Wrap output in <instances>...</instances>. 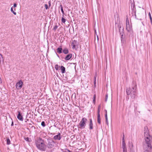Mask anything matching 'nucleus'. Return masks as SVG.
I'll return each mask as SVG.
<instances>
[{
  "instance_id": "obj_1",
  "label": "nucleus",
  "mask_w": 152,
  "mask_h": 152,
  "mask_svg": "<svg viewBox=\"0 0 152 152\" xmlns=\"http://www.w3.org/2000/svg\"><path fill=\"white\" fill-rule=\"evenodd\" d=\"M144 135L146 145L147 146V148L146 149H145V151L144 152H151L152 138L149 135V131L147 127H145L144 128Z\"/></svg>"
},
{
  "instance_id": "obj_2",
  "label": "nucleus",
  "mask_w": 152,
  "mask_h": 152,
  "mask_svg": "<svg viewBox=\"0 0 152 152\" xmlns=\"http://www.w3.org/2000/svg\"><path fill=\"white\" fill-rule=\"evenodd\" d=\"M35 143L37 148L41 151L46 150L47 146L44 141L42 138H39L35 140Z\"/></svg>"
},
{
  "instance_id": "obj_3",
  "label": "nucleus",
  "mask_w": 152,
  "mask_h": 152,
  "mask_svg": "<svg viewBox=\"0 0 152 152\" xmlns=\"http://www.w3.org/2000/svg\"><path fill=\"white\" fill-rule=\"evenodd\" d=\"M132 84L133 85L132 88H129L126 89V92L127 95L130 94L131 97L132 99H134L136 96L137 91V85L134 82H132Z\"/></svg>"
},
{
  "instance_id": "obj_4",
  "label": "nucleus",
  "mask_w": 152,
  "mask_h": 152,
  "mask_svg": "<svg viewBox=\"0 0 152 152\" xmlns=\"http://www.w3.org/2000/svg\"><path fill=\"white\" fill-rule=\"evenodd\" d=\"M126 30L128 32L132 34L133 33L132 26L131 23H129L128 18L126 19Z\"/></svg>"
},
{
  "instance_id": "obj_5",
  "label": "nucleus",
  "mask_w": 152,
  "mask_h": 152,
  "mask_svg": "<svg viewBox=\"0 0 152 152\" xmlns=\"http://www.w3.org/2000/svg\"><path fill=\"white\" fill-rule=\"evenodd\" d=\"M87 121V120L86 118H83L79 124L78 127L80 129H84L86 126Z\"/></svg>"
},
{
  "instance_id": "obj_6",
  "label": "nucleus",
  "mask_w": 152,
  "mask_h": 152,
  "mask_svg": "<svg viewBox=\"0 0 152 152\" xmlns=\"http://www.w3.org/2000/svg\"><path fill=\"white\" fill-rule=\"evenodd\" d=\"M48 147L49 148H51L54 146L55 142L52 139H48Z\"/></svg>"
},
{
  "instance_id": "obj_7",
  "label": "nucleus",
  "mask_w": 152,
  "mask_h": 152,
  "mask_svg": "<svg viewBox=\"0 0 152 152\" xmlns=\"http://www.w3.org/2000/svg\"><path fill=\"white\" fill-rule=\"evenodd\" d=\"M122 148L123 150V152H127L126 145L124 141V138L122 139Z\"/></svg>"
},
{
  "instance_id": "obj_8",
  "label": "nucleus",
  "mask_w": 152,
  "mask_h": 152,
  "mask_svg": "<svg viewBox=\"0 0 152 152\" xmlns=\"http://www.w3.org/2000/svg\"><path fill=\"white\" fill-rule=\"evenodd\" d=\"M78 43L77 41L74 40L72 41L71 45L73 49H76V47L77 46Z\"/></svg>"
},
{
  "instance_id": "obj_9",
  "label": "nucleus",
  "mask_w": 152,
  "mask_h": 152,
  "mask_svg": "<svg viewBox=\"0 0 152 152\" xmlns=\"http://www.w3.org/2000/svg\"><path fill=\"white\" fill-rule=\"evenodd\" d=\"M23 82L22 81L20 80L18 83H17L16 85V88L19 89H20L22 86Z\"/></svg>"
},
{
  "instance_id": "obj_10",
  "label": "nucleus",
  "mask_w": 152,
  "mask_h": 152,
  "mask_svg": "<svg viewBox=\"0 0 152 152\" xmlns=\"http://www.w3.org/2000/svg\"><path fill=\"white\" fill-rule=\"evenodd\" d=\"M18 114L17 116V118L18 120H20V121H23V116L21 115V114L20 112L18 111Z\"/></svg>"
},
{
  "instance_id": "obj_11",
  "label": "nucleus",
  "mask_w": 152,
  "mask_h": 152,
  "mask_svg": "<svg viewBox=\"0 0 152 152\" xmlns=\"http://www.w3.org/2000/svg\"><path fill=\"white\" fill-rule=\"evenodd\" d=\"M53 139L55 140H60L61 139L60 134V133H58L57 135L54 136Z\"/></svg>"
},
{
  "instance_id": "obj_12",
  "label": "nucleus",
  "mask_w": 152,
  "mask_h": 152,
  "mask_svg": "<svg viewBox=\"0 0 152 152\" xmlns=\"http://www.w3.org/2000/svg\"><path fill=\"white\" fill-rule=\"evenodd\" d=\"M72 55L71 54H69L67 55L65 58V59L66 60H69L72 57Z\"/></svg>"
},
{
  "instance_id": "obj_13",
  "label": "nucleus",
  "mask_w": 152,
  "mask_h": 152,
  "mask_svg": "<svg viewBox=\"0 0 152 152\" xmlns=\"http://www.w3.org/2000/svg\"><path fill=\"white\" fill-rule=\"evenodd\" d=\"M89 126L90 129H93V124L91 119H90V124H89Z\"/></svg>"
},
{
  "instance_id": "obj_14",
  "label": "nucleus",
  "mask_w": 152,
  "mask_h": 152,
  "mask_svg": "<svg viewBox=\"0 0 152 152\" xmlns=\"http://www.w3.org/2000/svg\"><path fill=\"white\" fill-rule=\"evenodd\" d=\"M61 69L62 73H64L65 72V68L64 66H61Z\"/></svg>"
},
{
  "instance_id": "obj_15",
  "label": "nucleus",
  "mask_w": 152,
  "mask_h": 152,
  "mask_svg": "<svg viewBox=\"0 0 152 152\" xmlns=\"http://www.w3.org/2000/svg\"><path fill=\"white\" fill-rule=\"evenodd\" d=\"M63 53L65 54H67L69 53V50L67 48H65L63 50Z\"/></svg>"
},
{
  "instance_id": "obj_16",
  "label": "nucleus",
  "mask_w": 152,
  "mask_h": 152,
  "mask_svg": "<svg viewBox=\"0 0 152 152\" xmlns=\"http://www.w3.org/2000/svg\"><path fill=\"white\" fill-rule=\"evenodd\" d=\"M57 52L59 53H61L62 52V48H58L57 49Z\"/></svg>"
},
{
  "instance_id": "obj_17",
  "label": "nucleus",
  "mask_w": 152,
  "mask_h": 152,
  "mask_svg": "<svg viewBox=\"0 0 152 152\" xmlns=\"http://www.w3.org/2000/svg\"><path fill=\"white\" fill-rule=\"evenodd\" d=\"M13 7H12L11 8V12L15 15H16V12H15L13 10Z\"/></svg>"
},
{
  "instance_id": "obj_18",
  "label": "nucleus",
  "mask_w": 152,
  "mask_h": 152,
  "mask_svg": "<svg viewBox=\"0 0 152 152\" xmlns=\"http://www.w3.org/2000/svg\"><path fill=\"white\" fill-rule=\"evenodd\" d=\"M60 8H61V11L63 14V16H64V11L63 10V7L62 5H60Z\"/></svg>"
},
{
  "instance_id": "obj_19",
  "label": "nucleus",
  "mask_w": 152,
  "mask_h": 152,
  "mask_svg": "<svg viewBox=\"0 0 152 152\" xmlns=\"http://www.w3.org/2000/svg\"><path fill=\"white\" fill-rule=\"evenodd\" d=\"M97 122L99 124H101L100 116H97Z\"/></svg>"
},
{
  "instance_id": "obj_20",
  "label": "nucleus",
  "mask_w": 152,
  "mask_h": 152,
  "mask_svg": "<svg viewBox=\"0 0 152 152\" xmlns=\"http://www.w3.org/2000/svg\"><path fill=\"white\" fill-rule=\"evenodd\" d=\"M96 98V95L95 94L93 96V102L94 104L95 103V99Z\"/></svg>"
},
{
  "instance_id": "obj_21",
  "label": "nucleus",
  "mask_w": 152,
  "mask_h": 152,
  "mask_svg": "<svg viewBox=\"0 0 152 152\" xmlns=\"http://www.w3.org/2000/svg\"><path fill=\"white\" fill-rule=\"evenodd\" d=\"M7 144L10 145V141L9 139H7Z\"/></svg>"
},
{
  "instance_id": "obj_22",
  "label": "nucleus",
  "mask_w": 152,
  "mask_h": 152,
  "mask_svg": "<svg viewBox=\"0 0 152 152\" xmlns=\"http://www.w3.org/2000/svg\"><path fill=\"white\" fill-rule=\"evenodd\" d=\"M148 15H149V18H150V20H151V23H152V17L151 16V14L150 12H149Z\"/></svg>"
},
{
  "instance_id": "obj_23",
  "label": "nucleus",
  "mask_w": 152,
  "mask_h": 152,
  "mask_svg": "<svg viewBox=\"0 0 152 152\" xmlns=\"http://www.w3.org/2000/svg\"><path fill=\"white\" fill-rule=\"evenodd\" d=\"M41 125L43 127H45V122L42 121L41 123Z\"/></svg>"
},
{
  "instance_id": "obj_24",
  "label": "nucleus",
  "mask_w": 152,
  "mask_h": 152,
  "mask_svg": "<svg viewBox=\"0 0 152 152\" xmlns=\"http://www.w3.org/2000/svg\"><path fill=\"white\" fill-rule=\"evenodd\" d=\"M61 21L63 23H65L66 21V20L63 17L62 18Z\"/></svg>"
},
{
  "instance_id": "obj_25",
  "label": "nucleus",
  "mask_w": 152,
  "mask_h": 152,
  "mask_svg": "<svg viewBox=\"0 0 152 152\" xmlns=\"http://www.w3.org/2000/svg\"><path fill=\"white\" fill-rule=\"evenodd\" d=\"M58 66L57 64L55 65V69L56 70H58Z\"/></svg>"
},
{
  "instance_id": "obj_26",
  "label": "nucleus",
  "mask_w": 152,
  "mask_h": 152,
  "mask_svg": "<svg viewBox=\"0 0 152 152\" xmlns=\"http://www.w3.org/2000/svg\"><path fill=\"white\" fill-rule=\"evenodd\" d=\"M25 140L26 141L30 142V139L28 137L25 138Z\"/></svg>"
},
{
  "instance_id": "obj_27",
  "label": "nucleus",
  "mask_w": 152,
  "mask_h": 152,
  "mask_svg": "<svg viewBox=\"0 0 152 152\" xmlns=\"http://www.w3.org/2000/svg\"><path fill=\"white\" fill-rule=\"evenodd\" d=\"M100 110H98L97 111V116H100Z\"/></svg>"
},
{
  "instance_id": "obj_28",
  "label": "nucleus",
  "mask_w": 152,
  "mask_h": 152,
  "mask_svg": "<svg viewBox=\"0 0 152 152\" xmlns=\"http://www.w3.org/2000/svg\"><path fill=\"white\" fill-rule=\"evenodd\" d=\"M3 59V60L2 55L0 53V61H1V60H2Z\"/></svg>"
},
{
  "instance_id": "obj_29",
  "label": "nucleus",
  "mask_w": 152,
  "mask_h": 152,
  "mask_svg": "<svg viewBox=\"0 0 152 152\" xmlns=\"http://www.w3.org/2000/svg\"><path fill=\"white\" fill-rule=\"evenodd\" d=\"M58 28V26L57 25H55L53 28V30H56Z\"/></svg>"
},
{
  "instance_id": "obj_30",
  "label": "nucleus",
  "mask_w": 152,
  "mask_h": 152,
  "mask_svg": "<svg viewBox=\"0 0 152 152\" xmlns=\"http://www.w3.org/2000/svg\"><path fill=\"white\" fill-rule=\"evenodd\" d=\"M108 98V95L107 94H106V97H105V101L106 102L107 100V99Z\"/></svg>"
},
{
  "instance_id": "obj_31",
  "label": "nucleus",
  "mask_w": 152,
  "mask_h": 152,
  "mask_svg": "<svg viewBox=\"0 0 152 152\" xmlns=\"http://www.w3.org/2000/svg\"><path fill=\"white\" fill-rule=\"evenodd\" d=\"M118 27L119 28V30L120 32V29L121 28V25H118Z\"/></svg>"
},
{
  "instance_id": "obj_32",
  "label": "nucleus",
  "mask_w": 152,
  "mask_h": 152,
  "mask_svg": "<svg viewBox=\"0 0 152 152\" xmlns=\"http://www.w3.org/2000/svg\"><path fill=\"white\" fill-rule=\"evenodd\" d=\"M46 9L47 10L48 8V5L47 4H45V6Z\"/></svg>"
},
{
  "instance_id": "obj_33",
  "label": "nucleus",
  "mask_w": 152,
  "mask_h": 152,
  "mask_svg": "<svg viewBox=\"0 0 152 152\" xmlns=\"http://www.w3.org/2000/svg\"><path fill=\"white\" fill-rule=\"evenodd\" d=\"M96 75H95V76H94V84H95L96 82Z\"/></svg>"
},
{
  "instance_id": "obj_34",
  "label": "nucleus",
  "mask_w": 152,
  "mask_h": 152,
  "mask_svg": "<svg viewBox=\"0 0 152 152\" xmlns=\"http://www.w3.org/2000/svg\"><path fill=\"white\" fill-rule=\"evenodd\" d=\"M101 105H99L98 106V110H100V108H101Z\"/></svg>"
},
{
  "instance_id": "obj_35",
  "label": "nucleus",
  "mask_w": 152,
  "mask_h": 152,
  "mask_svg": "<svg viewBox=\"0 0 152 152\" xmlns=\"http://www.w3.org/2000/svg\"><path fill=\"white\" fill-rule=\"evenodd\" d=\"M105 117L106 119H108L107 118V114H105Z\"/></svg>"
},
{
  "instance_id": "obj_36",
  "label": "nucleus",
  "mask_w": 152,
  "mask_h": 152,
  "mask_svg": "<svg viewBox=\"0 0 152 152\" xmlns=\"http://www.w3.org/2000/svg\"><path fill=\"white\" fill-rule=\"evenodd\" d=\"M13 7V8L16 7H17V4L15 3L14 4Z\"/></svg>"
},
{
  "instance_id": "obj_37",
  "label": "nucleus",
  "mask_w": 152,
  "mask_h": 152,
  "mask_svg": "<svg viewBox=\"0 0 152 152\" xmlns=\"http://www.w3.org/2000/svg\"><path fill=\"white\" fill-rule=\"evenodd\" d=\"M63 152H72L71 151H70L69 150H66L65 151H64Z\"/></svg>"
},
{
  "instance_id": "obj_38",
  "label": "nucleus",
  "mask_w": 152,
  "mask_h": 152,
  "mask_svg": "<svg viewBox=\"0 0 152 152\" xmlns=\"http://www.w3.org/2000/svg\"><path fill=\"white\" fill-rule=\"evenodd\" d=\"M106 123L107 124H108V119H106Z\"/></svg>"
},
{
  "instance_id": "obj_39",
  "label": "nucleus",
  "mask_w": 152,
  "mask_h": 152,
  "mask_svg": "<svg viewBox=\"0 0 152 152\" xmlns=\"http://www.w3.org/2000/svg\"><path fill=\"white\" fill-rule=\"evenodd\" d=\"M105 114H107V110H105Z\"/></svg>"
},
{
  "instance_id": "obj_40",
  "label": "nucleus",
  "mask_w": 152,
  "mask_h": 152,
  "mask_svg": "<svg viewBox=\"0 0 152 152\" xmlns=\"http://www.w3.org/2000/svg\"><path fill=\"white\" fill-rule=\"evenodd\" d=\"M13 122H12V124H11V126H13Z\"/></svg>"
},
{
  "instance_id": "obj_41",
  "label": "nucleus",
  "mask_w": 152,
  "mask_h": 152,
  "mask_svg": "<svg viewBox=\"0 0 152 152\" xmlns=\"http://www.w3.org/2000/svg\"><path fill=\"white\" fill-rule=\"evenodd\" d=\"M97 39L98 40L99 38H98V36H97Z\"/></svg>"
},
{
  "instance_id": "obj_42",
  "label": "nucleus",
  "mask_w": 152,
  "mask_h": 152,
  "mask_svg": "<svg viewBox=\"0 0 152 152\" xmlns=\"http://www.w3.org/2000/svg\"><path fill=\"white\" fill-rule=\"evenodd\" d=\"M14 10L15 11V8H14Z\"/></svg>"
}]
</instances>
